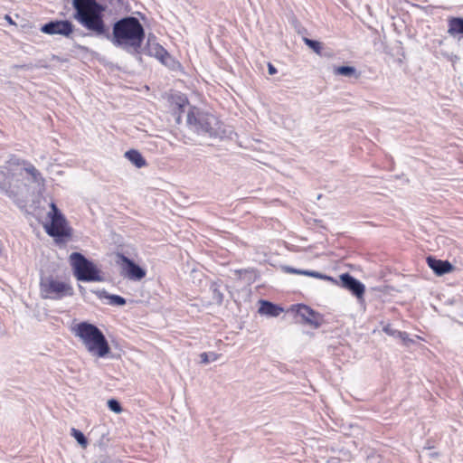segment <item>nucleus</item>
Returning a JSON list of instances; mask_svg holds the SVG:
<instances>
[{
	"label": "nucleus",
	"mask_w": 463,
	"mask_h": 463,
	"mask_svg": "<svg viewBox=\"0 0 463 463\" xmlns=\"http://www.w3.org/2000/svg\"><path fill=\"white\" fill-rule=\"evenodd\" d=\"M334 74L342 75L345 77H354L358 79L360 73L357 72L356 69L353 66H339L334 68Z\"/></svg>",
	"instance_id": "nucleus-19"
},
{
	"label": "nucleus",
	"mask_w": 463,
	"mask_h": 463,
	"mask_svg": "<svg viewBox=\"0 0 463 463\" xmlns=\"http://www.w3.org/2000/svg\"><path fill=\"white\" fill-rule=\"evenodd\" d=\"M79 291H80L81 297H83V298L86 297L87 291H86V288L83 286L79 285Z\"/></svg>",
	"instance_id": "nucleus-29"
},
{
	"label": "nucleus",
	"mask_w": 463,
	"mask_h": 463,
	"mask_svg": "<svg viewBox=\"0 0 463 463\" xmlns=\"http://www.w3.org/2000/svg\"><path fill=\"white\" fill-rule=\"evenodd\" d=\"M186 123L198 135L223 138L229 134L224 124L214 114L196 107L190 108Z\"/></svg>",
	"instance_id": "nucleus-2"
},
{
	"label": "nucleus",
	"mask_w": 463,
	"mask_h": 463,
	"mask_svg": "<svg viewBox=\"0 0 463 463\" xmlns=\"http://www.w3.org/2000/svg\"><path fill=\"white\" fill-rule=\"evenodd\" d=\"M448 33L450 36L463 34V18L450 17L448 20Z\"/></svg>",
	"instance_id": "nucleus-17"
},
{
	"label": "nucleus",
	"mask_w": 463,
	"mask_h": 463,
	"mask_svg": "<svg viewBox=\"0 0 463 463\" xmlns=\"http://www.w3.org/2000/svg\"><path fill=\"white\" fill-rule=\"evenodd\" d=\"M41 31L46 34L70 36L73 32V24L68 20L51 21L42 26Z\"/></svg>",
	"instance_id": "nucleus-8"
},
{
	"label": "nucleus",
	"mask_w": 463,
	"mask_h": 463,
	"mask_svg": "<svg viewBox=\"0 0 463 463\" xmlns=\"http://www.w3.org/2000/svg\"><path fill=\"white\" fill-rule=\"evenodd\" d=\"M147 53L159 60L162 63L166 64L170 59V55L167 51L159 43H147Z\"/></svg>",
	"instance_id": "nucleus-13"
},
{
	"label": "nucleus",
	"mask_w": 463,
	"mask_h": 463,
	"mask_svg": "<svg viewBox=\"0 0 463 463\" xmlns=\"http://www.w3.org/2000/svg\"><path fill=\"white\" fill-rule=\"evenodd\" d=\"M297 314L315 328H318L322 324V317L306 305H298Z\"/></svg>",
	"instance_id": "nucleus-11"
},
{
	"label": "nucleus",
	"mask_w": 463,
	"mask_h": 463,
	"mask_svg": "<svg viewBox=\"0 0 463 463\" xmlns=\"http://www.w3.org/2000/svg\"><path fill=\"white\" fill-rule=\"evenodd\" d=\"M286 270L288 272V273H292V274H299V275H303V272L306 271V269H294V268H291V267H287L286 268Z\"/></svg>",
	"instance_id": "nucleus-26"
},
{
	"label": "nucleus",
	"mask_w": 463,
	"mask_h": 463,
	"mask_svg": "<svg viewBox=\"0 0 463 463\" xmlns=\"http://www.w3.org/2000/svg\"><path fill=\"white\" fill-rule=\"evenodd\" d=\"M268 71L270 75L277 73V69L271 63L268 64Z\"/></svg>",
	"instance_id": "nucleus-28"
},
{
	"label": "nucleus",
	"mask_w": 463,
	"mask_h": 463,
	"mask_svg": "<svg viewBox=\"0 0 463 463\" xmlns=\"http://www.w3.org/2000/svg\"><path fill=\"white\" fill-rule=\"evenodd\" d=\"M210 289L213 294V301L216 304L221 305L223 300V294L221 292V290L219 288V285L216 282H213L211 284Z\"/></svg>",
	"instance_id": "nucleus-20"
},
{
	"label": "nucleus",
	"mask_w": 463,
	"mask_h": 463,
	"mask_svg": "<svg viewBox=\"0 0 463 463\" xmlns=\"http://www.w3.org/2000/svg\"><path fill=\"white\" fill-rule=\"evenodd\" d=\"M383 331L388 334V335H395V334L398 335V332L399 331H396L394 329H392L390 326H386L383 327Z\"/></svg>",
	"instance_id": "nucleus-27"
},
{
	"label": "nucleus",
	"mask_w": 463,
	"mask_h": 463,
	"mask_svg": "<svg viewBox=\"0 0 463 463\" xmlns=\"http://www.w3.org/2000/svg\"><path fill=\"white\" fill-rule=\"evenodd\" d=\"M303 275L308 276V277L317 278V279H323V280L331 281L333 283H336V281L332 277L327 276L326 274H322V273H320L318 271L306 269V271L303 272Z\"/></svg>",
	"instance_id": "nucleus-22"
},
{
	"label": "nucleus",
	"mask_w": 463,
	"mask_h": 463,
	"mask_svg": "<svg viewBox=\"0 0 463 463\" xmlns=\"http://www.w3.org/2000/svg\"><path fill=\"white\" fill-rule=\"evenodd\" d=\"M71 436L78 441V443L81 447H83V448L87 447L88 440H87L86 437L84 436V434L80 430H79L75 428H72L71 430Z\"/></svg>",
	"instance_id": "nucleus-21"
},
{
	"label": "nucleus",
	"mask_w": 463,
	"mask_h": 463,
	"mask_svg": "<svg viewBox=\"0 0 463 463\" xmlns=\"http://www.w3.org/2000/svg\"><path fill=\"white\" fill-rule=\"evenodd\" d=\"M398 335H399V336H400L403 341H405V340H406V338H407V334H406V333H404V332H400V331H399V332H398Z\"/></svg>",
	"instance_id": "nucleus-30"
},
{
	"label": "nucleus",
	"mask_w": 463,
	"mask_h": 463,
	"mask_svg": "<svg viewBox=\"0 0 463 463\" xmlns=\"http://www.w3.org/2000/svg\"><path fill=\"white\" fill-rule=\"evenodd\" d=\"M99 298H108L109 300V304L111 306H123L126 304V299L118 295H111L108 293L105 289H99L92 291Z\"/></svg>",
	"instance_id": "nucleus-15"
},
{
	"label": "nucleus",
	"mask_w": 463,
	"mask_h": 463,
	"mask_svg": "<svg viewBox=\"0 0 463 463\" xmlns=\"http://www.w3.org/2000/svg\"><path fill=\"white\" fill-rule=\"evenodd\" d=\"M40 291L43 298L60 300L66 297H72L74 289L70 282L47 277L41 279Z\"/></svg>",
	"instance_id": "nucleus-6"
},
{
	"label": "nucleus",
	"mask_w": 463,
	"mask_h": 463,
	"mask_svg": "<svg viewBox=\"0 0 463 463\" xmlns=\"http://www.w3.org/2000/svg\"><path fill=\"white\" fill-rule=\"evenodd\" d=\"M427 263L429 267L438 276L447 274L453 269L452 264L448 260H437L434 257L429 256L427 258Z\"/></svg>",
	"instance_id": "nucleus-12"
},
{
	"label": "nucleus",
	"mask_w": 463,
	"mask_h": 463,
	"mask_svg": "<svg viewBox=\"0 0 463 463\" xmlns=\"http://www.w3.org/2000/svg\"><path fill=\"white\" fill-rule=\"evenodd\" d=\"M21 165V159L11 156L4 165L0 166V192L9 197L15 195L12 184L18 176L22 175Z\"/></svg>",
	"instance_id": "nucleus-7"
},
{
	"label": "nucleus",
	"mask_w": 463,
	"mask_h": 463,
	"mask_svg": "<svg viewBox=\"0 0 463 463\" xmlns=\"http://www.w3.org/2000/svg\"><path fill=\"white\" fill-rule=\"evenodd\" d=\"M304 43L311 48L316 53L320 54L322 51L321 43L317 41L311 40L309 38L304 37L303 38Z\"/></svg>",
	"instance_id": "nucleus-23"
},
{
	"label": "nucleus",
	"mask_w": 463,
	"mask_h": 463,
	"mask_svg": "<svg viewBox=\"0 0 463 463\" xmlns=\"http://www.w3.org/2000/svg\"><path fill=\"white\" fill-rule=\"evenodd\" d=\"M201 362L203 364H208L211 361H216L219 358V354L215 353H203L200 355Z\"/></svg>",
	"instance_id": "nucleus-24"
},
{
	"label": "nucleus",
	"mask_w": 463,
	"mask_h": 463,
	"mask_svg": "<svg viewBox=\"0 0 463 463\" xmlns=\"http://www.w3.org/2000/svg\"><path fill=\"white\" fill-rule=\"evenodd\" d=\"M125 156L138 168H141L146 165V160L137 150L131 149L127 151L125 153Z\"/></svg>",
	"instance_id": "nucleus-18"
},
{
	"label": "nucleus",
	"mask_w": 463,
	"mask_h": 463,
	"mask_svg": "<svg viewBox=\"0 0 463 463\" xmlns=\"http://www.w3.org/2000/svg\"><path fill=\"white\" fill-rule=\"evenodd\" d=\"M340 279L342 282V286L345 288L350 290L358 298H363L365 288L361 281H359L358 279H356L348 273L342 274L340 276Z\"/></svg>",
	"instance_id": "nucleus-10"
},
{
	"label": "nucleus",
	"mask_w": 463,
	"mask_h": 463,
	"mask_svg": "<svg viewBox=\"0 0 463 463\" xmlns=\"http://www.w3.org/2000/svg\"><path fill=\"white\" fill-rule=\"evenodd\" d=\"M74 277L79 281L101 282L104 280L98 267L80 252H72L69 258Z\"/></svg>",
	"instance_id": "nucleus-4"
},
{
	"label": "nucleus",
	"mask_w": 463,
	"mask_h": 463,
	"mask_svg": "<svg viewBox=\"0 0 463 463\" xmlns=\"http://www.w3.org/2000/svg\"><path fill=\"white\" fill-rule=\"evenodd\" d=\"M119 258L124 264L123 272L125 277L131 280H141L146 277V270L136 264L132 260L123 254H121Z\"/></svg>",
	"instance_id": "nucleus-9"
},
{
	"label": "nucleus",
	"mask_w": 463,
	"mask_h": 463,
	"mask_svg": "<svg viewBox=\"0 0 463 463\" xmlns=\"http://www.w3.org/2000/svg\"><path fill=\"white\" fill-rule=\"evenodd\" d=\"M283 309L269 301H261V306L259 308V312L261 315H266L268 317H278L281 314Z\"/></svg>",
	"instance_id": "nucleus-16"
},
{
	"label": "nucleus",
	"mask_w": 463,
	"mask_h": 463,
	"mask_svg": "<svg viewBox=\"0 0 463 463\" xmlns=\"http://www.w3.org/2000/svg\"><path fill=\"white\" fill-rule=\"evenodd\" d=\"M74 18L96 35L105 36L115 47L131 55L140 54L146 34L137 17L126 16L114 23L109 33L102 19L103 7L96 0H72Z\"/></svg>",
	"instance_id": "nucleus-1"
},
{
	"label": "nucleus",
	"mask_w": 463,
	"mask_h": 463,
	"mask_svg": "<svg viewBox=\"0 0 463 463\" xmlns=\"http://www.w3.org/2000/svg\"><path fill=\"white\" fill-rule=\"evenodd\" d=\"M108 407L110 411L116 413H119L122 411L120 403L115 399H110L108 401Z\"/></svg>",
	"instance_id": "nucleus-25"
},
{
	"label": "nucleus",
	"mask_w": 463,
	"mask_h": 463,
	"mask_svg": "<svg viewBox=\"0 0 463 463\" xmlns=\"http://www.w3.org/2000/svg\"><path fill=\"white\" fill-rule=\"evenodd\" d=\"M71 331L92 356L104 358L110 353V347L104 334L95 325L80 322L75 325Z\"/></svg>",
	"instance_id": "nucleus-3"
},
{
	"label": "nucleus",
	"mask_w": 463,
	"mask_h": 463,
	"mask_svg": "<svg viewBox=\"0 0 463 463\" xmlns=\"http://www.w3.org/2000/svg\"><path fill=\"white\" fill-rule=\"evenodd\" d=\"M185 101H186L185 99H181V102L179 103V106L183 107V105L184 104Z\"/></svg>",
	"instance_id": "nucleus-31"
},
{
	"label": "nucleus",
	"mask_w": 463,
	"mask_h": 463,
	"mask_svg": "<svg viewBox=\"0 0 463 463\" xmlns=\"http://www.w3.org/2000/svg\"><path fill=\"white\" fill-rule=\"evenodd\" d=\"M22 173L26 172L31 175L32 181L37 184H43L44 178L42 174L36 169V167L31 163L21 160Z\"/></svg>",
	"instance_id": "nucleus-14"
},
{
	"label": "nucleus",
	"mask_w": 463,
	"mask_h": 463,
	"mask_svg": "<svg viewBox=\"0 0 463 463\" xmlns=\"http://www.w3.org/2000/svg\"><path fill=\"white\" fill-rule=\"evenodd\" d=\"M50 208L51 211L48 213V217L51 222L44 226L47 234L53 237L57 242L71 238L72 230L69 226L64 215L58 209L55 203L52 202Z\"/></svg>",
	"instance_id": "nucleus-5"
}]
</instances>
